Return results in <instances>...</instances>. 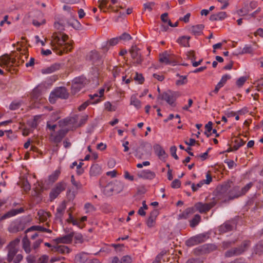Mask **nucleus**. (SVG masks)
Segmentation results:
<instances>
[{
	"label": "nucleus",
	"instance_id": "nucleus-3",
	"mask_svg": "<svg viewBox=\"0 0 263 263\" xmlns=\"http://www.w3.org/2000/svg\"><path fill=\"white\" fill-rule=\"evenodd\" d=\"M232 183V182H228L218 186L215 191V197L213 198V199L217 201V202L218 200L226 202L231 200L229 190Z\"/></svg>",
	"mask_w": 263,
	"mask_h": 263
},
{
	"label": "nucleus",
	"instance_id": "nucleus-12",
	"mask_svg": "<svg viewBox=\"0 0 263 263\" xmlns=\"http://www.w3.org/2000/svg\"><path fill=\"white\" fill-rule=\"evenodd\" d=\"M78 116L75 115L73 117H68L59 121L60 126H65L72 125L73 127H77Z\"/></svg>",
	"mask_w": 263,
	"mask_h": 263
},
{
	"label": "nucleus",
	"instance_id": "nucleus-37",
	"mask_svg": "<svg viewBox=\"0 0 263 263\" xmlns=\"http://www.w3.org/2000/svg\"><path fill=\"white\" fill-rule=\"evenodd\" d=\"M86 260V255L85 253H79L75 256L76 263H85Z\"/></svg>",
	"mask_w": 263,
	"mask_h": 263
},
{
	"label": "nucleus",
	"instance_id": "nucleus-59",
	"mask_svg": "<svg viewBox=\"0 0 263 263\" xmlns=\"http://www.w3.org/2000/svg\"><path fill=\"white\" fill-rule=\"evenodd\" d=\"M247 78L245 77H241L239 78L236 81V84L238 87H241L246 81Z\"/></svg>",
	"mask_w": 263,
	"mask_h": 263
},
{
	"label": "nucleus",
	"instance_id": "nucleus-11",
	"mask_svg": "<svg viewBox=\"0 0 263 263\" xmlns=\"http://www.w3.org/2000/svg\"><path fill=\"white\" fill-rule=\"evenodd\" d=\"M131 57L135 62L140 64L143 61V58L140 52V49L136 45H133L129 50Z\"/></svg>",
	"mask_w": 263,
	"mask_h": 263
},
{
	"label": "nucleus",
	"instance_id": "nucleus-49",
	"mask_svg": "<svg viewBox=\"0 0 263 263\" xmlns=\"http://www.w3.org/2000/svg\"><path fill=\"white\" fill-rule=\"evenodd\" d=\"M236 242V241H223L222 243V247L223 249H227L229 248H230L232 245L235 244Z\"/></svg>",
	"mask_w": 263,
	"mask_h": 263
},
{
	"label": "nucleus",
	"instance_id": "nucleus-64",
	"mask_svg": "<svg viewBox=\"0 0 263 263\" xmlns=\"http://www.w3.org/2000/svg\"><path fill=\"white\" fill-rule=\"evenodd\" d=\"M85 209L87 210L88 211H95L96 208L95 206L90 203H86L84 205Z\"/></svg>",
	"mask_w": 263,
	"mask_h": 263
},
{
	"label": "nucleus",
	"instance_id": "nucleus-15",
	"mask_svg": "<svg viewBox=\"0 0 263 263\" xmlns=\"http://www.w3.org/2000/svg\"><path fill=\"white\" fill-rule=\"evenodd\" d=\"M88 58L95 66H98L103 64V61L98 52L93 50L90 52Z\"/></svg>",
	"mask_w": 263,
	"mask_h": 263
},
{
	"label": "nucleus",
	"instance_id": "nucleus-10",
	"mask_svg": "<svg viewBox=\"0 0 263 263\" xmlns=\"http://www.w3.org/2000/svg\"><path fill=\"white\" fill-rule=\"evenodd\" d=\"M176 94L175 92L168 90L160 94L157 97V100H165L168 104L173 105L177 98Z\"/></svg>",
	"mask_w": 263,
	"mask_h": 263
},
{
	"label": "nucleus",
	"instance_id": "nucleus-19",
	"mask_svg": "<svg viewBox=\"0 0 263 263\" xmlns=\"http://www.w3.org/2000/svg\"><path fill=\"white\" fill-rule=\"evenodd\" d=\"M154 149L155 154L158 156L161 160H164L168 156L162 147L158 144L154 145Z\"/></svg>",
	"mask_w": 263,
	"mask_h": 263
},
{
	"label": "nucleus",
	"instance_id": "nucleus-54",
	"mask_svg": "<svg viewBox=\"0 0 263 263\" xmlns=\"http://www.w3.org/2000/svg\"><path fill=\"white\" fill-rule=\"evenodd\" d=\"M256 253H263V241L259 242L256 247Z\"/></svg>",
	"mask_w": 263,
	"mask_h": 263
},
{
	"label": "nucleus",
	"instance_id": "nucleus-56",
	"mask_svg": "<svg viewBox=\"0 0 263 263\" xmlns=\"http://www.w3.org/2000/svg\"><path fill=\"white\" fill-rule=\"evenodd\" d=\"M204 184L203 182L201 180L197 184H195L194 183L192 184V189L193 192H196L199 188L201 187Z\"/></svg>",
	"mask_w": 263,
	"mask_h": 263
},
{
	"label": "nucleus",
	"instance_id": "nucleus-5",
	"mask_svg": "<svg viewBox=\"0 0 263 263\" xmlns=\"http://www.w3.org/2000/svg\"><path fill=\"white\" fill-rule=\"evenodd\" d=\"M68 97L69 93L66 88L64 87H59L50 93L49 100L51 103L54 104L58 98L67 99Z\"/></svg>",
	"mask_w": 263,
	"mask_h": 263
},
{
	"label": "nucleus",
	"instance_id": "nucleus-21",
	"mask_svg": "<svg viewBox=\"0 0 263 263\" xmlns=\"http://www.w3.org/2000/svg\"><path fill=\"white\" fill-rule=\"evenodd\" d=\"M52 251L61 253L62 254H65L69 253L71 250L66 246L57 245L52 247Z\"/></svg>",
	"mask_w": 263,
	"mask_h": 263
},
{
	"label": "nucleus",
	"instance_id": "nucleus-16",
	"mask_svg": "<svg viewBox=\"0 0 263 263\" xmlns=\"http://www.w3.org/2000/svg\"><path fill=\"white\" fill-rule=\"evenodd\" d=\"M236 227L234 221H228L221 224L219 228L220 233H224L232 231Z\"/></svg>",
	"mask_w": 263,
	"mask_h": 263
},
{
	"label": "nucleus",
	"instance_id": "nucleus-39",
	"mask_svg": "<svg viewBox=\"0 0 263 263\" xmlns=\"http://www.w3.org/2000/svg\"><path fill=\"white\" fill-rule=\"evenodd\" d=\"M130 104L134 105L137 109H139L141 107V101L134 96H132L130 98Z\"/></svg>",
	"mask_w": 263,
	"mask_h": 263
},
{
	"label": "nucleus",
	"instance_id": "nucleus-57",
	"mask_svg": "<svg viewBox=\"0 0 263 263\" xmlns=\"http://www.w3.org/2000/svg\"><path fill=\"white\" fill-rule=\"evenodd\" d=\"M177 148L175 146H172L170 148V152L172 157H173L176 160H178L179 157L176 154Z\"/></svg>",
	"mask_w": 263,
	"mask_h": 263
},
{
	"label": "nucleus",
	"instance_id": "nucleus-42",
	"mask_svg": "<svg viewBox=\"0 0 263 263\" xmlns=\"http://www.w3.org/2000/svg\"><path fill=\"white\" fill-rule=\"evenodd\" d=\"M250 11L251 10L249 8V6L246 5L242 8L237 11V13L239 16H245L248 14Z\"/></svg>",
	"mask_w": 263,
	"mask_h": 263
},
{
	"label": "nucleus",
	"instance_id": "nucleus-29",
	"mask_svg": "<svg viewBox=\"0 0 263 263\" xmlns=\"http://www.w3.org/2000/svg\"><path fill=\"white\" fill-rule=\"evenodd\" d=\"M227 17V13L225 12H220L217 14H214L210 16V20L211 21H216L222 20Z\"/></svg>",
	"mask_w": 263,
	"mask_h": 263
},
{
	"label": "nucleus",
	"instance_id": "nucleus-24",
	"mask_svg": "<svg viewBox=\"0 0 263 263\" xmlns=\"http://www.w3.org/2000/svg\"><path fill=\"white\" fill-rule=\"evenodd\" d=\"M24 211V209L23 208H21L18 209H12L9 212H8L7 213L4 214L2 217V219H4L8 217H10L13 216H15V215L23 213Z\"/></svg>",
	"mask_w": 263,
	"mask_h": 263
},
{
	"label": "nucleus",
	"instance_id": "nucleus-20",
	"mask_svg": "<svg viewBox=\"0 0 263 263\" xmlns=\"http://www.w3.org/2000/svg\"><path fill=\"white\" fill-rule=\"evenodd\" d=\"M74 237V232H71L67 235H64L62 237H59L55 239V241L58 243H70L72 240V238Z\"/></svg>",
	"mask_w": 263,
	"mask_h": 263
},
{
	"label": "nucleus",
	"instance_id": "nucleus-7",
	"mask_svg": "<svg viewBox=\"0 0 263 263\" xmlns=\"http://www.w3.org/2000/svg\"><path fill=\"white\" fill-rule=\"evenodd\" d=\"M208 237L205 234H200L187 239L185 242V244L187 247H192L204 242L208 239Z\"/></svg>",
	"mask_w": 263,
	"mask_h": 263
},
{
	"label": "nucleus",
	"instance_id": "nucleus-2",
	"mask_svg": "<svg viewBox=\"0 0 263 263\" xmlns=\"http://www.w3.org/2000/svg\"><path fill=\"white\" fill-rule=\"evenodd\" d=\"M217 203V201L213 200L209 203H203L201 202L196 203L194 207L189 208L186 209L181 215L180 217L184 219H186L190 214H193L196 211H199L200 213H206L213 208Z\"/></svg>",
	"mask_w": 263,
	"mask_h": 263
},
{
	"label": "nucleus",
	"instance_id": "nucleus-22",
	"mask_svg": "<svg viewBox=\"0 0 263 263\" xmlns=\"http://www.w3.org/2000/svg\"><path fill=\"white\" fill-rule=\"evenodd\" d=\"M40 231L42 232H47L48 233H51L52 231L50 229L45 228L41 226H33L27 229L25 231V234H28L33 231Z\"/></svg>",
	"mask_w": 263,
	"mask_h": 263
},
{
	"label": "nucleus",
	"instance_id": "nucleus-41",
	"mask_svg": "<svg viewBox=\"0 0 263 263\" xmlns=\"http://www.w3.org/2000/svg\"><path fill=\"white\" fill-rule=\"evenodd\" d=\"M177 77L180 78V79L176 81V84L178 86L185 84L187 82L186 76H180L179 74H177Z\"/></svg>",
	"mask_w": 263,
	"mask_h": 263
},
{
	"label": "nucleus",
	"instance_id": "nucleus-4",
	"mask_svg": "<svg viewBox=\"0 0 263 263\" xmlns=\"http://www.w3.org/2000/svg\"><path fill=\"white\" fill-rule=\"evenodd\" d=\"M250 241L244 240L238 247L231 248L225 252L224 256L226 257H231L240 255L248 250L250 246Z\"/></svg>",
	"mask_w": 263,
	"mask_h": 263
},
{
	"label": "nucleus",
	"instance_id": "nucleus-62",
	"mask_svg": "<svg viewBox=\"0 0 263 263\" xmlns=\"http://www.w3.org/2000/svg\"><path fill=\"white\" fill-rule=\"evenodd\" d=\"M155 219L149 217L146 222L148 227L152 228L154 227L155 223Z\"/></svg>",
	"mask_w": 263,
	"mask_h": 263
},
{
	"label": "nucleus",
	"instance_id": "nucleus-30",
	"mask_svg": "<svg viewBox=\"0 0 263 263\" xmlns=\"http://www.w3.org/2000/svg\"><path fill=\"white\" fill-rule=\"evenodd\" d=\"M72 82L83 88L84 86L88 83V81L85 77L81 76L75 78L72 80Z\"/></svg>",
	"mask_w": 263,
	"mask_h": 263
},
{
	"label": "nucleus",
	"instance_id": "nucleus-61",
	"mask_svg": "<svg viewBox=\"0 0 263 263\" xmlns=\"http://www.w3.org/2000/svg\"><path fill=\"white\" fill-rule=\"evenodd\" d=\"M202 182L204 184H209L212 181V178L209 173H208L206 175V179L202 180Z\"/></svg>",
	"mask_w": 263,
	"mask_h": 263
},
{
	"label": "nucleus",
	"instance_id": "nucleus-45",
	"mask_svg": "<svg viewBox=\"0 0 263 263\" xmlns=\"http://www.w3.org/2000/svg\"><path fill=\"white\" fill-rule=\"evenodd\" d=\"M71 182L73 185L75 186L76 189L79 190L82 188V185L79 181H76L74 179L73 175L71 176Z\"/></svg>",
	"mask_w": 263,
	"mask_h": 263
},
{
	"label": "nucleus",
	"instance_id": "nucleus-47",
	"mask_svg": "<svg viewBox=\"0 0 263 263\" xmlns=\"http://www.w3.org/2000/svg\"><path fill=\"white\" fill-rule=\"evenodd\" d=\"M134 80L138 81L139 84H142L144 81V78L142 74H139L137 72H136V76L134 77Z\"/></svg>",
	"mask_w": 263,
	"mask_h": 263
},
{
	"label": "nucleus",
	"instance_id": "nucleus-1",
	"mask_svg": "<svg viewBox=\"0 0 263 263\" xmlns=\"http://www.w3.org/2000/svg\"><path fill=\"white\" fill-rule=\"evenodd\" d=\"M53 41L51 42L52 49L57 54L62 55L64 52H68L72 49V46L68 43H64L68 38V35L62 33H54L52 36Z\"/></svg>",
	"mask_w": 263,
	"mask_h": 263
},
{
	"label": "nucleus",
	"instance_id": "nucleus-48",
	"mask_svg": "<svg viewBox=\"0 0 263 263\" xmlns=\"http://www.w3.org/2000/svg\"><path fill=\"white\" fill-rule=\"evenodd\" d=\"M83 87L81 86L78 85L72 82L71 85V92L73 94H75L78 91H79Z\"/></svg>",
	"mask_w": 263,
	"mask_h": 263
},
{
	"label": "nucleus",
	"instance_id": "nucleus-17",
	"mask_svg": "<svg viewBox=\"0 0 263 263\" xmlns=\"http://www.w3.org/2000/svg\"><path fill=\"white\" fill-rule=\"evenodd\" d=\"M204 26L202 24L193 25L188 28V31L195 36H199L203 33Z\"/></svg>",
	"mask_w": 263,
	"mask_h": 263
},
{
	"label": "nucleus",
	"instance_id": "nucleus-14",
	"mask_svg": "<svg viewBox=\"0 0 263 263\" xmlns=\"http://www.w3.org/2000/svg\"><path fill=\"white\" fill-rule=\"evenodd\" d=\"M16 62V61L15 59H11L7 55L0 57V66H5L9 71H11L10 69L11 66L17 64Z\"/></svg>",
	"mask_w": 263,
	"mask_h": 263
},
{
	"label": "nucleus",
	"instance_id": "nucleus-36",
	"mask_svg": "<svg viewBox=\"0 0 263 263\" xmlns=\"http://www.w3.org/2000/svg\"><path fill=\"white\" fill-rule=\"evenodd\" d=\"M17 251L18 250L16 248H8V253L7 256V260L8 262H10L12 261Z\"/></svg>",
	"mask_w": 263,
	"mask_h": 263
},
{
	"label": "nucleus",
	"instance_id": "nucleus-50",
	"mask_svg": "<svg viewBox=\"0 0 263 263\" xmlns=\"http://www.w3.org/2000/svg\"><path fill=\"white\" fill-rule=\"evenodd\" d=\"M107 3V0H99L98 1V7L102 10L104 8L106 7Z\"/></svg>",
	"mask_w": 263,
	"mask_h": 263
},
{
	"label": "nucleus",
	"instance_id": "nucleus-33",
	"mask_svg": "<svg viewBox=\"0 0 263 263\" xmlns=\"http://www.w3.org/2000/svg\"><path fill=\"white\" fill-rule=\"evenodd\" d=\"M31 98L34 101L42 99L41 91L38 88H35L32 91L31 94Z\"/></svg>",
	"mask_w": 263,
	"mask_h": 263
},
{
	"label": "nucleus",
	"instance_id": "nucleus-63",
	"mask_svg": "<svg viewBox=\"0 0 263 263\" xmlns=\"http://www.w3.org/2000/svg\"><path fill=\"white\" fill-rule=\"evenodd\" d=\"M48 260V257L47 255H44L39 258L37 263H47Z\"/></svg>",
	"mask_w": 263,
	"mask_h": 263
},
{
	"label": "nucleus",
	"instance_id": "nucleus-60",
	"mask_svg": "<svg viewBox=\"0 0 263 263\" xmlns=\"http://www.w3.org/2000/svg\"><path fill=\"white\" fill-rule=\"evenodd\" d=\"M253 184L252 183H249L246 185L244 187H242L241 189V194L242 195L245 194L248 190L252 187Z\"/></svg>",
	"mask_w": 263,
	"mask_h": 263
},
{
	"label": "nucleus",
	"instance_id": "nucleus-8",
	"mask_svg": "<svg viewBox=\"0 0 263 263\" xmlns=\"http://www.w3.org/2000/svg\"><path fill=\"white\" fill-rule=\"evenodd\" d=\"M217 246L214 244L206 243L199 246L194 249V253L196 255L210 253L217 249Z\"/></svg>",
	"mask_w": 263,
	"mask_h": 263
},
{
	"label": "nucleus",
	"instance_id": "nucleus-34",
	"mask_svg": "<svg viewBox=\"0 0 263 263\" xmlns=\"http://www.w3.org/2000/svg\"><path fill=\"white\" fill-rule=\"evenodd\" d=\"M104 194L108 196H111L112 195L114 192V190L113 189V184L112 182L108 183L104 187L103 190Z\"/></svg>",
	"mask_w": 263,
	"mask_h": 263
},
{
	"label": "nucleus",
	"instance_id": "nucleus-43",
	"mask_svg": "<svg viewBox=\"0 0 263 263\" xmlns=\"http://www.w3.org/2000/svg\"><path fill=\"white\" fill-rule=\"evenodd\" d=\"M60 174V171L59 170H56L53 174L50 175L49 176V180L50 182H54L55 181Z\"/></svg>",
	"mask_w": 263,
	"mask_h": 263
},
{
	"label": "nucleus",
	"instance_id": "nucleus-38",
	"mask_svg": "<svg viewBox=\"0 0 263 263\" xmlns=\"http://www.w3.org/2000/svg\"><path fill=\"white\" fill-rule=\"evenodd\" d=\"M201 221V216L199 214H196L193 218L190 221V226L191 228H194Z\"/></svg>",
	"mask_w": 263,
	"mask_h": 263
},
{
	"label": "nucleus",
	"instance_id": "nucleus-31",
	"mask_svg": "<svg viewBox=\"0 0 263 263\" xmlns=\"http://www.w3.org/2000/svg\"><path fill=\"white\" fill-rule=\"evenodd\" d=\"M191 37L190 36L183 35L179 37L177 39V43L184 47H189V40Z\"/></svg>",
	"mask_w": 263,
	"mask_h": 263
},
{
	"label": "nucleus",
	"instance_id": "nucleus-35",
	"mask_svg": "<svg viewBox=\"0 0 263 263\" xmlns=\"http://www.w3.org/2000/svg\"><path fill=\"white\" fill-rule=\"evenodd\" d=\"M65 209L66 205L64 203H62L59 208H58L57 212L55 213V218L57 219H60L61 220L62 217L63 215Z\"/></svg>",
	"mask_w": 263,
	"mask_h": 263
},
{
	"label": "nucleus",
	"instance_id": "nucleus-27",
	"mask_svg": "<svg viewBox=\"0 0 263 263\" xmlns=\"http://www.w3.org/2000/svg\"><path fill=\"white\" fill-rule=\"evenodd\" d=\"M90 176H96L101 173V167L98 164L92 165L89 172Z\"/></svg>",
	"mask_w": 263,
	"mask_h": 263
},
{
	"label": "nucleus",
	"instance_id": "nucleus-55",
	"mask_svg": "<svg viewBox=\"0 0 263 263\" xmlns=\"http://www.w3.org/2000/svg\"><path fill=\"white\" fill-rule=\"evenodd\" d=\"M181 185V181L178 179H175L171 183V187L173 189H178Z\"/></svg>",
	"mask_w": 263,
	"mask_h": 263
},
{
	"label": "nucleus",
	"instance_id": "nucleus-23",
	"mask_svg": "<svg viewBox=\"0 0 263 263\" xmlns=\"http://www.w3.org/2000/svg\"><path fill=\"white\" fill-rule=\"evenodd\" d=\"M139 177L146 179H153L155 177V173L150 170H143L138 174Z\"/></svg>",
	"mask_w": 263,
	"mask_h": 263
},
{
	"label": "nucleus",
	"instance_id": "nucleus-26",
	"mask_svg": "<svg viewBox=\"0 0 263 263\" xmlns=\"http://www.w3.org/2000/svg\"><path fill=\"white\" fill-rule=\"evenodd\" d=\"M60 66V64L55 63L47 68L43 69L42 70V72L44 74L52 73L59 69Z\"/></svg>",
	"mask_w": 263,
	"mask_h": 263
},
{
	"label": "nucleus",
	"instance_id": "nucleus-44",
	"mask_svg": "<svg viewBox=\"0 0 263 263\" xmlns=\"http://www.w3.org/2000/svg\"><path fill=\"white\" fill-rule=\"evenodd\" d=\"M231 78V76L229 74H225L223 75L220 81L218 83L219 85H220L222 87L224 86V85L226 84V82L228 80L230 79Z\"/></svg>",
	"mask_w": 263,
	"mask_h": 263
},
{
	"label": "nucleus",
	"instance_id": "nucleus-25",
	"mask_svg": "<svg viewBox=\"0 0 263 263\" xmlns=\"http://www.w3.org/2000/svg\"><path fill=\"white\" fill-rule=\"evenodd\" d=\"M23 248L26 253H29L31 251L30 241L29 240L27 234H26L22 240Z\"/></svg>",
	"mask_w": 263,
	"mask_h": 263
},
{
	"label": "nucleus",
	"instance_id": "nucleus-6",
	"mask_svg": "<svg viewBox=\"0 0 263 263\" xmlns=\"http://www.w3.org/2000/svg\"><path fill=\"white\" fill-rule=\"evenodd\" d=\"M152 145L146 142H142L136 150L135 156L139 159H141L144 156H149L151 154Z\"/></svg>",
	"mask_w": 263,
	"mask_h": 263
},
{
	"label": "nucleus",
	"instance_id": "nucleus-40",
	"mask_svg": "<svg viewBox=\"0 0 263 263\" xmlns=\"http://www.w3.org/2000/svg\"><path fill=\"white\" fill-rule=\"evenodd\" d=\"M235 144L233 146V149L234 151H237L240 147L243 145L245 143V141L240 138H237L234 140Z\"/></svg>",
	"mask_w": 263,
	"mask_h": 263
},
{
	"label": "nucleus",
	"instance_id": "nucleus-58",
	"mask_svg": "<svg viewBox=\"0 0 263 263\" xmlns=\"http://www.w3.org/2000/svg\"><path fill=\"white\" fill-rule=\"evenodd\" d=\"M121 263H131L132 258L129 255H125L122 257L121 259Z\"/></svg>",
	"mask_w": 263,
	"mask_h": 263
},
{
	"label": "nucleus",
	"instance_id": "nucleus-32",
	"mask_svg": "<svg viewBox=\"0 0 263 263\" xmlns=\"http://www.w3.org/2000/svg\"><path fill=\"white\" fill-rule=\"evenodd\" d=\"M112 184L113 189L114 190V193H119L124 189L123 183L120 181L116 180L114 182H112Z\"/></svg>",
	"mask_w": 263,
	"mask_h": 263
},
{
	"label": "nucleus",
	"instance_id": "nucleus-53",
	"mask_svg": "<svg viewBox=\"0 0 263 263\" xmlns=\"http://www.w3.org/2000/svg\"><path fill=\"white\" fill-rule=\"evenodd\" d=\"M57 21L60 22L62 27H64L66 24H69V22L65 18L64 16H61L60 17L57 18Z\"/></svg>",
	"mask_w": 263,
	"mask_h": 263
},
{
	"label": "nucleus",
	"instance_id": "nucleus-51",
	"mask_svg": "<svg viewBox=\"0 0 263 263\" xmlns=\"http://www.w3.org/2000/svg\"><path fill=\"white\" fill-rule=\"evenodd\" d=\"M20 239L18 238H15L14 240L11 241L8 246V248H16L15 247L19 243Z\"/></svg>",
	"mask_w": 263,
	"mask_h": 263
},
{
	"label": "nucleus",
	"instance_id": "nucleus-46",
	"mask_svg": "<svg viewBox=\"0 0 263 263\" xmlns=\"http://www.w3.org/2000/svg\"><path fill=\"white\" fill-rule=\"evenodd\" d=\"M118 38L119 40H123L125 41H129L132 39L130 35L126 32H124L123 34H122L120 36L118 37Z\"/></svg>",
	"mask_w": 263,
	"mask_h": 263
},
{
	"label": "nucleus",
	"instance_id": "nucleus-9",
	"mask_svg": "<svg viewBox=\"0 0 263 263\" xmlns=\"http://www.w3.org/2000/svg\"><path fill=\"white\" fill-rule=\"evenodd\" d=\"M69 131L66 128H61L55 134L51 133L50 135V140L54 143L58 144L60 143L62 139L65 137Z\"/></svg>",
	"mask_w": 263,
	"mask_h": 263
},
{
	"label": "nucleus",
	"instance_id": "nucleus-28",
	"mask_svg": "<svg viewBox=\"0 0 263 263\" xmlns=\"http://www.w3.org/2000/svg\"><path fill=\"white\" fill-rule=\"evenodd\" d=\"M230 194L231 200L242 195L241 190H240L239 187L238 186L234 187L232 190H230Z\"/></svg>",
	"mask_w": 263,
	"mask_h": 263
},
{
	"label": "nucleus",
	"instance_id": "nucleus-52",
	"mask_svg": "<svg viewBox=\"0 0 263 263\" xmlns=\"http://www.w3.org/2000/svg\"><path fill=\"white\" fill-rule=\"evenodd\" d=\"M253 51V48L251 46L246 45L245 47L242 49L241 52H240L241 54H244V53H252Z\"/></svg>",
	"mask_w": 263,
	"mask_h": 263
},
{
	"label": "nucleus",
	"instance_id": "nucleus-18",
	"mask_svg": "<svg viewBox=\"0 0 263 263\" xmlns=\"http://www.w3.org/2000/svg\"><path fill=\"white\" fill-rule=\"evenodd\" d=\"M159 62L160 63H165L166 65L173 64L175 65L176 62L172 60L171 55L167 53L166 51L160 54L159 55Z\"/></svg>",
	"mask_w": 263,
	"mask_h": 263
},
{
	"label": "nucleus",
	"instance_id": "nucleus-13",
	"mask_svg": "<svg viewBox=\"0 0 263 263\" xmlns=\"http://www.w3.org/2000/svg\"><path fill=\"white\" fill-rule=\"evenodd\" d=\"M66 184L65 183L61 182L57 183L55 186L52 189L50 193V198L52 200L56 198L63 191L65 190Z\"/></svg>",
	"mask_w": 263,
	"mask_h": 263
}]
</instances>
